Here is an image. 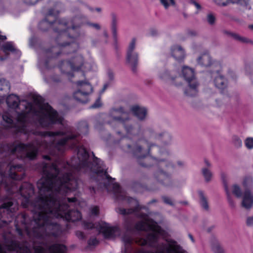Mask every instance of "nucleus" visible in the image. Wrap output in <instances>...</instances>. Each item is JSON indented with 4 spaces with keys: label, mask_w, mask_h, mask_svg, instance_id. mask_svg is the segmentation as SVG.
Segmentation results:
<instances>
[{
    "label": "nucleus",
    "mask_w": 253,
    "mask_h": 253,
    "mask_svg": "<svg viewBox=\"0 0 253 253\" xmlns=\"http://www.w3.org/2000/svg\"><path fill=\"white\" fill-rule=\"evenodd\" d=\"M190 3L193 4L196 7V8L198 10H200L201 9V5L198 3L197 2V1H196L195 0H191L190 1Z\"/></svg>",
    "instance_id": "nucleus-45"
},
{
    "label": "nucleus",
    "mask_w": 253,
    "mask_h": 253,
    "mask_svg": "<svg viewBox=\"0 0 253 253\" xmlns=\"http://www.w3.org/2000/svg\"><path fill=\"white\" fill-rule=\"evenodd\" d=\"M130 111L140 120L145 119L147 115V110L144 107L138 105H134L130 107Z\"/></svg>",
    "instance_id": "nucleus-21"
},
{
    "label": "nucleus",
    "mask_w": 253,
    "mask_h": 253,
    "mask_svg": "<svg viewBox=\"0 0 253 253\" xmlns=\"http://www.w3.org/2000/svg\"><path fill=\"white\" fill-rule=\"evenodd\" d=\"M232 192L237 198H241L242 195V190L240 187L237 184H234L232 186Z\"/></svg>",
    "instance_id": "nucleus-34"
},
{
    "label": "nucleus",
    "mask_w": 253,
    "mask_h": 253,
    "mask_svg": "<svg viewBox=\"0 0 253 253\" xmlns=\"http://www.w3.org/2000/svg\"><path fill=\"white\" fill-rule=\"evenodd\" d=\"M110 116L113 121L122 124L128 135L135 136L138 134L130 124L129 113L124 107L112 109L110 112Z\"/></svg>",
    "instance_id": "nucleus-7"
},
{
    "label": "nucleus",
    "mask_w": 253,
    "mask_h": 253,
    "mask_svg": "<svg viewBox=\"0 0 253 253\" xmlns=\"http://www.w3.org/2000/svg\"><path fill=\"white\" fill-rule=\"evenodd\" d=\"M160 166L162 168L166 167V169H175L177 167L183 168L185 166V163L182 161H178L176 165H174L168 161H160L159 162Z\"/></svg>",
    "instance_id": "nucleus-23"
},
{
    "label": "nucleus",
    "mask_w": 253,
    "mask_h": 253,
    "mask_svg": "<svg viewBox=\"0 0 253 253\" xmlns=\"http://www.w3.org/2000/svg\"><path fill=\"white\" fill-rule=\"evenodd\" d=\"M156 202H157V201L156 200H153L149 202V204L153 203Z\"/></svg>",
    "instance_id": "nucleus-62"
},
{
    "label": "nucleus",
    "mask_w": 253,
    "mask_h": 253,
    "mask_svg": "<svg viewBox=\"0 0 253 253\" xmlns=\"http://www.w3.org/2000/svg\"><path fill=\"white\" fill-rule=\"evenodd\" d=\"M246 223L248 226H253V216H249V217H247Z\"/></svg>",
    "instance_id": "nucleus-44"
},
{
    "label": "nucleus",
    "mask_w": 253,
    "mask_h": 253,
    "mask_svg": "<svg viewBox=\"0 0 253 253\" xmlns=\"http://www.w3.org/2000/svg\"><path fill=\"white\" fill-rule=\"evenodd\" d=\"M18 208V202L10 199L6 200L0 206V220L3 224H0V228L11 222L13 219L14 212Z\"/></svg>",
    "instance_id": "nucleus-9"
},
{
    "label": "nucleus",
    "mask_w": 253,
    "mask_h": 253,
    "mask_svg": "<svg viewBox=\"0 0 253 253\" xmlns=\"http://www.w3.org/2000/svg\"><path fill=\"white\" fill-rule=\"evenodd\" d=\"M85 229L96 228L99 232H102L106 239H114L121 235V231L117 226H111L105 222H99L94 224L92 222H84Z\"/></svg>",
    "instance_id": "nucleus-11"
},
{
    "label": "nucleus",
    "mask_w": 253,
    "mask_h": 253,
    "mask_svg": "<svg viewBox=\"0 0 253 253\" xmlns=\"http://www.w3.org/2000/svg\"><path fill=\"white\" fill-rule=\"evenodd\" d=\"M43 158L48 160L50 159L49 157L48 156H44Z\"/></svg>",
    "instance_id": "nucleus-59"
},
{
    "label": "nucleus",
    "mask_w": 253,
    "mask_h": 253,
    "mask_svg": "<svg viewBox=\"0 0 253 253\" xmlns=\"http://www.w3.org/2000/svg\"><path fill=\"white\" fill-rule=\"evenodd\" d=\"M103 35L106 38H108V34L106 32H104L103 33Z\"/></svg>",
    "instance_id": "nucleus-58"
},
{
    "label": "nucleus",
    "mask_w": 253,
    "mask_h": 253,
    "mask_svg": "<svg viewBox=\"0 0 253 253\" xmlns=\"http://www.w3.org/2000/svg\"><path fill=\"white\" fill-rule=\"evenodd\" d=\"M60 48L64 53H73L68 60L62 61L59 65L61 73L66 75L69 79H71L74 76L72 71H78L84 68L85 64L84 58L82 54L75 53V51H64L62 48Z\"/></svg>",
    "instance_id": "nucleus-6"
},
{
    "label": "nucleus",
    "mask_w": 253,
    "mask_h": 253,
    "mask_svg": "<svg viewBox=\"0 0 253 253\" xmlns=\"http://www.w3.org/2000/svg\"><path fill=\"white\" fill-rule=\"evenodd\" d=\"M150 33L151 35L153 36H156L158 34L157 31L155 29H151Z\"/></svg>",
    "instance_id": "nucleus-50"
},
{
    "label": "nucleus",
    "mask_w": 253,
    "mask_h": 253,
    "mask_svg": "<svg viewBox=\"0 0 253 253\" xmlns=\"http://www.w3.org/2000/svg\"><path fill=\"white\" fill-rule=\"evenodd\" d=\"M189 34L191 36H195L196 35V33L195 32H189Z\"/></svg>",
    "instance_id": "nucleus-55"
},
{
    "label": "nucleus",
    "mask_w": 253,
    "mask_h": 253,
    "mask_svg": "<svg viewBox=\"0 0 253 253\" xmlns=\"http://www.w3.org/2000/svg\"><path fill=\"white\" fill-rule=\"evenodd\" d=\"M211 249L213 253H225V250L219 242L213 241L211 244Z\"/></svg>",
    "instance_id": "nucleus-28"
},
{
    "label": "nucleus",
    "mask_w": 253,
    "mask_h": 253,
    "mask_svg": "<svg viewBox=\"0 0 253 253\" xmlns=\"http://www.w3.org/2000/svg\"><path fill=\"white\" fill-rule=\"evenodd\" d=\"M245 145L247 149H253V138L248 137L245 140Z\"/></svg>",
    "instance_id": "nucleus-38"
},
{
    "label": "nucleus",
    "mask_w": 253,
    "mask_h": 253,
    "mask_svg": "<svg viewBox=\"0 0 253 253\" xmlns=\"http://www.w3.org/2000/svg\"><path fill=\"white\" fill-rule=\"evenodd\" d=\"M108 86H109L108 84H105L103 86L101 92L103 93L106 90V89L108 87Z\"/></svg>",
    "instance_id": "nucleus-52"
},
{
    "label": "nucleus",
    "mask_w": 253,
    "mask_h": 253,
    "mask_svg": "<svg viewBox=\"0 0 253 253\" xmlns=\"http://www.w3.org/2000/svg\"><path fill=\"white\" fill-rule=\"evenodd\" d=\"M78 129L80 133L85 134L88 132V125L86 122L83 121L80 123Z\"/></svg>",
    "instance_id": "nucleus-31"
},
{
    "label": "nucleus",
    "mask_w": 253,
    "mask_h": 253,
    "mask_svg": "<svg viewBox=\"0 0 253 253\" xmlns=\"http://www.w3.org/2000/svg\"><path fill=\"white\" fill-rule=\"evenodd\" d=\"M95 10L98 12H101V8L100 7H97L95 8Z\"/></svg>",
    "instance_id": "nucleus-56"
},
{
    "label": "nucleus",
    "mask_w": 253,
    "mask_h": 253,
    "mask_svg": "<svg viewBox=\"0 0 253 253\" xmlns=\"http://www.w3.org/2000/svg\"><path fill=\"white\" fill-rule=\"evenodd\" d=\"M78 143L76 147L77 157L70 162L60 164H42V176L38 181L39 196L32 201L34 194L33 186L23 183L19 189V201L24 208L29 209L33 213L32 220L25 213L18 214L14 220V225L21 241L12 240L3 249L0 245V253H66L67 248L62 244L48 245L45 240L47 236L58 237L61 235V226L55 218H63L75 222L82 218L78 210H71L76 204V198H66L64 195L71 190L76 189L78 180L75 172L92 171L97 175L100 184H103L107 191H112L117 198L125 200L126 196L119 185L114 182L105 170L101 161L92 153V158L86 149Z\"/></svg>",
    "instance_id": "nucleus-1"
},
{
    "label": "nucleus",
    "mask_w": 253,
    "mask_h": 253,
    "mask_svg": "<svg viewBox=\"0 0 253 253\" xmlns=\"http://www.w3.org/2000/svg\"><path fill=\"white\" fill-rule=\"evenodd\" d=\"M160 141L164 145L171 144L172 136L169 132L159 127L147 128L144 131L143 138L139 139L132 146H127L128 151L135 157L138 164L144 167L151 166L150 163L155 159L147 157L150 148L155 145V141Z\"/></svg>",
    "instance_id": "nucleus-4"
},
{
    "label": "nucleus",
    "mask_w": 253,
    "mask_h": 253,
    "mask_svg": "<svg viewBox=\"0 0 253 253\" xmlns=\"http://www.w3.org/2000/svg\"><path fill=\"white\" fill-rule=\"evenodd\" d=\"M127 200L130 204L131 208L126 209L124 208H119L117 209V211L123 215H126L132 213H134L139 208L138 201L133 198H129Z\"/></svg>",
    "instance_id": "nucleus-16"
},
{
    "label": "nucleus",
    "mask_w": 253,
    "mask_h": 253,
    "mask_svg": "<svg viewBox=\"0 0 253 253\" xmlns=\"http://www.w3.org/2000/svg\"><path fill=\"white\" fill-rule=\"evenodd\" d=\"M181 204L184 205H187L188 204V202L187 201H181L179 202Z\"/></svg>",
    "instance_id": "nucleus-54"
},
{
    "label": "nucleus",
    "mask_w": 253,
    "mask_h": 253,
    "mask_svg": "<svg viewBox=\"0 0 253 253\" xmlns=\"http://www.w3.org/2000/svg\"><path fill=\"white\" fill-rule=\"evenodd\" d=\"M154 176L157 180L164 185L168 186L170 183V174L162 170L157 171L155 173Z\"/></svg>",
    "instance_id": "nucleus-18"
},
{
    "label": "nucleus",
    "mask_w": 253,
    "mask_h": 253,
    "mask_svg": "<svg viewBox=\"0 0 253 253\" xmlns=\"http://www.w3.org/2000/svg\"><path fill=\"white\" fill-rule=\"evenodd\" d=\"M206 20L209 25L211 26L214 25L216 21L215 14L212 12L208 13L206 16Z\"/></svg>",
    "instance_id": "nucleus-33"
},
{
    "label": "nucleus",
    "mask_w": 253,
    "mask_h": 253,
    "mask_svg": "<svg viewBox=\"0 0 253 253\" xmlns=\"http://www.w3.org/2000/svg\"><path fill=\"white\" fill-rule=\"evenodd\" d=\"M62 5L61 3H57L55 5V9H50L49 10L45 18L41 21L39 25L40 30L42 31L47 30L49 28L52 27L53 30L58 35L60 27L55 23L58 22L60 19L56 20V15L59 13L60 9L62 8Z\"/></svg>",
    "instance_id": "nucleus-10"
},
{
    "label": "nucleus",
    "mask_w": 253,
    "mask_h": 253,
    "mask_svg": "<svg viewBox=\"0 0 253 253\" xmlns=\"http://www.w3.org/2000/svg\"><path fill=\"white\" fill-rule=\"evenodd\" d=\"M111 17V29L117 28L118 18L116 14L112 13Z\"/></svg>",
    "instance_id": "nucleus-37"
},
{
    "label": "nucleus",
    "mask_w": 253,
    "mask_h": 253,
    "mask_svg": "<svg viewBox=\"0 0 253 253\" xmlns=\"http://www.w3.org/2000/svg\"><path fill=\"white\" fill-rule=\"evenodd\" d=\"M198 64L204 67H208L213 64L211 56L209 54H203L197 59Z\"/></svg>",
    "instance_id": "nucleus-22"
},
{
    "label": "nucleus",
    "mask_w": 253,
    "mask_h": 253,
    "mask_svg": "<svg viewBox=\"0 0 253 253\" xmlns=\"http://www.w3.org/2000/svg\"><path fill=\"white\" fill-rule=\"evenodd\" d=\"M198 193L199 197L200 205L204 210L208 211L209 209V207L208 199L205 193L202 191H199Z\"/></svg>",
    "instance_id": "nucleus-27"
},
{
    "label": "nucleus",
    "mask_w": 253,
    "mask_h": 253,
    "mask_svg": "<svg viewBox=\"0 0 253 253\" xmlns=\"http://www.w3.org/2000/svg\"><path fill=\"white\" fill-rule=\"evenodd\" d=\"M2 49L4 53L7 51H10L12 53H15L17 57H20L21 55L20 52L16 48L14 43L11 42H8L4 43L2 45Z\"/></svg>",
    "instance_id": "nucleus-24"
},
{
    "label": "nucleus",
    "mask_w": 253,
    "mask_h": 253,
    "mask_svg": "<svg viewBox=\"0 0 253 253\" xmlns=\"http://www.w3.org/2000/svg\"><path fill=\"white\" fill-rule=\"evenodd\" d=\"M10 85L8 82L4 79L0 80V97H4L8 92Z\"/></svg>",
    "instance_id": "nucleus-26"
},
{
    "label": "nucleus",
    "mask_w": 253,
    "mask_h": 253,
    "mask_svg": "<svg viewBox=\"0 0 253 253\" xmlns=\"http://www.w3.org/2000/svg\"><path fill=\"white\" fill-rule=\"evenodd\" d=\"M84 16H76L72 19H60L55 23L60 27L58 35L56 36V42L60 48L64 51L70 52L76 51L79 48V43L77 42L84 34L81 27L84 23L81 21Z\"/></svg>",
    "instance_id": "nucleus-5"
},
{
    "label": "nucleus",
    "mask_w": 253,
    "mask_h": 253,
    "mask_svg": "<svg viewBox=\"0 0 253 253\" xmlns=\"http://www.w3.org/2000/svg\"><path fill=\"white\" fill-rule=\"evenodd\" d=\"M34 102V104L26 101L20 103L19 97L14 94L7 97L6 103L9 108L15 109L19 105L25 110L20 113L15 111V120L9 113H4L2 118L6 126L14 127L18 132L32 133L41 138L28 144H7L3 145L4 151L16 155L20 159L33 160L39 151L56 155L78 143V134L70 126H64L63 117L44 103L42 96L35 95Z\"/></svg>",
    "instance_id": "nucleus-2"
},
{
    "label": "nucleus",
    "mask_w": 253,
    "mask_h": 253,
    "mask_svg": "<svg viewBox=\"0 0 253 253\" xmlns=\"http://www.w3.org/2000/svg\"><path fill=\"white\" fill-rule=\"evenodd\" d=\"M86 24L89 27L93 28L97 30H99L101 29V26L98 23H91L90 22H87Z\"/></svg>",
    "instance_id": "nucleus-41"
},
{
    "label": "nucleus",
    "mask_w": 253,
    "mask_h": 253,
    "mask_svg": "<svg viewBox=\"0 0 253 253\" xmlns=\"http://www.w3.org/2000/svg\"><path fill=\"white\" fill-rule=\"evenodd\" d=\"M170 1V3H169L168 2V0H159L161 4L163 5L166 9H168L169 6L170 5H171L172 6L175 5V1L174 0H169Z\"/></svg>",
    "instance_id": "nucleus-35"
},
{
    "label": "nucleus",
    "mask_w": 253,
    "mask_h": 253,
    "mask_svg": "<svg viewBox=\"0 0 253 253\" xmlns=\"http://www.w3.org/2000/svg\"><path fill=\"white\" fill-rule=\"evenodd\" d=\"M159 76L163 81L176 86L182 84L181 77L175 71L164 70L160 72Z\"/></svg>",
    "instance_id": "nucleus-14"
},
{
    "label": "nucleus",
    "mask_w": 253,
    "mask_h": 253,
    "mask_svg": "<svg viewBox=\"0 0 253 253\" xmlns=\"http://www.w3.org/2000/svg\"><path fill=\"white\" fill-rule=\"evenodd\" d=\"M201 171L205 181L207 182H210L212 177V173L210 169L208 168H203Z\"/></svg>",
    "instance_id": "nucleus-30"
},
{
    "label": "nucleus",
    "mask_w": 253,
    "mask_h": 253,
    "mask_svg": "<svg viewBox=\"0 0 253 253\" xmlns=\"http://www.w3.org/2000/svg\"><path fill=\"white\" fill-rule=\"evenodd\" d=\"M172 56L178 61L183 60L185 56L184 50L179 45H174L171 47Z\"/></svg>",
    "instance_id": "nucleus-20"
},
{
    "label": "nucleus",
    "mask_w": 253,
    "mask_h": 253,
    "mask_svg": "<svg viewBox=\"0 0 253 253\" xmlns=\"http://www.w3.org/2000/svg\"><path fill=\"white\" fill-rule=\"evenodd\" d=\"M52 80L54 82H58L59 81V79L56 78H52Z\"/></svg>",
    "instance_id": "nucleus-61"
},
{
    "label": "nucleus",
    "mask_w": 253,
    "mask_h": 253,
    "mask_svg": "<svg viewBox=\"0 0 253 253\" xmlns=\"http://www.w3.org/2000/svg\"><path fill=\"white\" fill-rule=\"evenodd\" d=\"M162 199L166 204L169 205L171 206H174V203L170 197L166 196H162Z\"/></svg>",
    "instance_id": "nucleus-40"
},
{
    "label": "nucleus",
    "mask_w": 253,
    "mask_h": 253,
    "mask_svg": "<svg viewBox=\"0 0 253 253\" xmlns=\"http://www.w3.org/2000/svg\"><path fill=\"white\" fill-rule=\"evenodd\" d=\"M188 236L189 237V238L190 239L191 241L193 242V243H194L195 242V240L194 239V238L192 236V235L190 234H189L188 235Z\"/></svg>",
    "instance_id": "nucleus-53"
},
{
    "label": "nucleus",
    "mask_w": 253,
    "mask_h": 253,
    "mask_svg": "<svg viewBox=\"0 0 253 253\" xmlns=\"http://www.w3.org/2000/svg\"><path fill=\"white\" fill-rule=\"evenodd\" d=\"M101 106V102L100 99H98L96 102L90 107L91 108H98Z\"/></svg>",
    "instance_id": "nucleus-46"
},
{
    "label": "nucleus",
    "mask_w": 253,
    "mask_h": 253,
    "mask_svg": "<svg viewBox=\"0 0 253 253\" xmlns=\"http://www.w3.org/2000/svg\"><path fill=\"white\" fill-rule=\"evenodd\" d=\"M226 34L232 37L234 39H235L238 41H239L241 42L250 43V42H252V41L249 40V39H248L246 37H242L238 34H237L235 33H230L229 32H226Z\"/></svg>",
    "instance_id": "nucleus-29"
},
{
    "label": "nucleus",
    "mask_w": 253,
    "mask_h": 253,
    "mask_svg": "<svg viewBox=\"0 0 253 253\" xmlns=\"http://www.w3.org/2000/svg\"><path fill=\"white\" fill-rule=\"evenodd\" d=\"M182 15L183 16V17L185 18H187L188 17V15L187 13H185V12H183L182 13Z\"/></svg>",
    "instance_id": "nucleus-57"
},
{
    "label": "nucleus",
    "mask_w": 253,
    "mask_h": 253,
    "mask_svg": "<svg viewBox=\"0 0 253 253\" xmlns=\"http://www.w3.org/2000/svg\"><path fill=\"white\" fill-rule=\"evenodd\" d=\"M243 184L245 190H250L253 186V179L251 177H247L244 179Z\"/></svg>",
    "instance_id": "nucleus-32"
},
{
    "label": "nucleus",
    "mask_w": 253,
    "mask_h": 253,
    "mask_svg": "<svg viewBox=\"0 0 253 253\" xmlns=\"http://www.w3.org/2000/svg\"><path fill=\"white\" fill-rule=\"evenodd\" d=\"M215 3L219 6H225L230 3H232V0H214Z\"/></svg>",
    "instance_id": "nucleus-39"
},
{
    "label": "nucleus",
    "mask_w": 253,
    "mask_h": 253,
    "mask_svg": "<svg viewBox=\"0 0 253 253\" xmlns=\"http://www.w3.org/2000/svg\"><path fill=\"white\" fill-rule=\"evenodd\" d=\"M114 40L115 42L117 39V28L111 29Z\"/></svg>",
    "instance_id": "nucleus-47"
},
{
    "label": "nucleus",
    "mask_w": 253,
    "mask_h": 253,
    "mask_svg": "<svg viewBox=\"0 0 253 253\" xmlns=\"http://www.w3.org/2000/svg\"><path fill=\"white\" fill-rule=\"evenodd\" d=\"M126 228H127V230H130V229H129V228L128 227H127Z\"/></svg>",
    "instance_id": "nucleus-64"
},
{
    "label": "nucleus",
    "mask_w": 253,
    "mask_h": 253,
    "mask_svg": "<svg viewBox=\"0 0 253 253\" xmlns=\"http://www.w3.org/2000/svg\"><path fill=\"white\" fill-rule=\"evenodd\" d=\"M182 77L188 84V86L184 90V93L188 96H195L198 93L199 83L195 76L193 69L184 66L181 69Z\"/></svg>",
    "instance_id": "nucleus-8"
},
{
    "label": "nucleus",
    "mask_w": 253,
    "mask_h": 253,
    "mask_svg": "<svg viewBox=\"0 0 253 253\" xmlns=\"http://www.w3.org/2000/svg\"><path fill=\"white\" fill-rule=\"evenodd\" d=\"M76 234V236L80 239H84V233L81 231H77Z\"/></svg>",
    "instance_id": "nucleus-48"
},
{
    "label": "nucleus",
    "mask_w": 253,
    "mask_h": 253,
    "mask_svg": "<svg viewBox=\"0 0 253 253\" xmlns=\"http://www.w3.org/2000/svg\"><path fill=\"white\" fill-rule=\"evenodd\" d=\"M136 39L133 38L129 44L126 52V61L132 71L136 72L138 64V53L135 50Z\"/></svg>",
    "instance_id": "nucleus-13"
},
{
    "label": "nucleus",
    "mask_w": 253,
    "mask_h": 253,
    "mask_svg": "<svg viewBox=\"0 0 253 253\" xmlns=\"http://www.w3.org/2000/svg\"><path fill=\"white\" fill-rule=\"evenodd\" d=\"M232 143L237 148H240L242 146L241 139L237 136H233L232 137Z\"/></svg>",
    "instance_id": "nucleus-36"
},
{
    "label": "nucleus",
    "mask_w": 253,
    "mask_h": 253,
    "mask_svg": "<svg viewBox=\"0 0 253 253\" xmlns=\"http://www.w3.org/2000/svg\"><path fill=\"white\" fill-rule=\"evenodd\" d=\"M76 84L78 90L74 93V98L80 102L86 103L88 101V95L92 91L91 84L87 81H78Z\"/></svg>",
    "instance_id": "nucleus-12"
},
{
    "label": "nucleus",
    "mask_w": 253,
    "mask_h": 253,
    "mask_svg": "<svg viewBox=\"0 0 253 253\" xmlns=\"http://www.w3.org/2000/svg\"><path fill=\"white\" fill-rule=\"evenodd\" d=\"M98 241L95 238H91L88 241L89 246H95L98 244Z\"/></svg>",
    "instance_id": "nucleus-42"
},
{
    "label": "nucleus",
    "mask_w": 253,
    "mask_h": 253,
    "mask_svg": "<svg viewBox=\"0 0 253 253\" xmlns=\"http://www.w3.org/2000/svg\"><path fill=\"white\" fill-rule=\"evenodd\" d=\"M213 77L214 78V83L216 87L221 90H223L226 87L227 80L219 71L214 73Z\"/></svg>",
    "instance_id": "nucleus-17"
},
{
    "label": "nucleus",
    "mask_w": 253,
    "mask_h": 253,
    "mask_svg": "<svg viewBox=\"0 0 253 253\" xmlns=\"http://www.w3.org/2000/svg\"><path fill=\"white\" fill-rule=\"evenodd\" d=\"M221 177L222 181L224 184V188L226 191L228 202L230 206L232 208H234L235 207L236 205H235V203L233 199L232 198V197L231 196L229 191L228 189L227 185L226 183V175L225 173H221Z\"/></svg>",
    "instance_id": "nucleus-25"
},
{
    "label": "nucleus",
    "mask_w": 253,
    "mask_h": 253,
    "mask_svg": "<svg viewBox=\"0 0 253 253\" xmlns=\"http://www.w3.org/2000/svg\"><path fill=\"white\" fill-rule=\"evenodd\" d=\"M55 47L52 48L46 51H44L40 54V57L39 60V66L42 68L49 69L50 67L48 65V62H50L51 60L49 59V56H51L52 57H55L58 55V53H56L55 55L54 52L56 51Z\"/></svg>",
    "instance_id": "nucleus-15"
},
{
    "label": "nucleus",
    "mask_w": 253,
    "mask_h": 253,
    "mask_svg": "<svg viewBox=\"0 0 253 253\" xmlns=\"http://www.w3.org/2000/svg\"><path fill=\"white\" fill-rule=\"evenodd\" d=\"M249 28L251 29V30H253V24L252 25H250L249 26Z\"/></svg>",
    "instance_id": "nucleus-60"
},
{
    "label": "nucleus",
    "mask_w": 253,
    "mask_h": 253,
    "mask_svg": "<svg viewBox=\"0 0 253 253\" xmlns=\"http://www.w3.org/2000/svg\"><path fill=\"white\" fill-rule=\"evenodd\" d=\"M205 163L206 166V168H208V169H210L211 167V164L207 160H205Z\"/></svg>",
    "instance_id": "nucleus-51"
},
{
    "label": "nucleus",
    "mask_w": 253,
    "mask_h": 253,
    "mask_svg": "<svg viewBox=\"0 0 253 253\" xmlns=\"http://www.w3.org/2000/svg\"><path fill=\"white\" fill-rule=\"evenodd\" d=\"M91 212L92 214L97 215L99 213V208L97 206H94L91 208Z\"/></svg>",
    "instance_id": "nucleus-43"
},
{
    "label": "nucleus",
    "mask_w": 253,
    "mask_h": 253,
    "mask_svg": "<svg viewBox=\"0 0 253 253\" xmlns=\"http://www.w3.org/2000/svg\"><path fill=\"white\" fill-rule=\"evenodd\" d=\"M108 76L110 81H113L114 80V74L113 72L111 71L108 72Z\"/></svg>",
    "instance_id": "nucleus-49"
},
{
    "label": "nucleus",
    "mask_w": 253,
    "mask_h": 253,
    "mask_svg": "<svg viewBox=\"0 0 253 253\" xmlns=\"http://www.w3.org/2000/svg\"><path fill=\"white\" fill-rule=\"evenodd\" d=\"M144 221L137 222L135 228L137 231H145V238H140L134 242L132 238L125 234L122 237L124 250L122 253H188L175 240L167 239L166 242L157 244L163 230L157 223L145 214L140 215Z\"/></svg>",
    "instance_id": "nucleus-3"
},
{
    "label": "nucleus",
    "mask_w": 253,
    "mask_h": 253,
    "mask_svg": "<svg viewBox=\"0 0 253 253\" xmlns=\"http://www.w3.org/2000/svg\"><path fill=\"white\" fill-rule=\"evenodd\" d=\"M253 205V193L250 190H245L243 195L242 206L246 209H250Z\"/></svg>",
    "instance_id": "nucleus-19"
},
{
    "label": "nucleus",
    "mask_w": 253,
    "mask_h": 253,
    "mask_svg": "<svg viewBox=\"0 0 253 253\" xmlns=\"http://www.w3.org/2000/svg\"><path fill=\"white\" fill-rule=\"evenodd\" d=\"M88 9L91 11H93V9L91 7H88Z\"/></svg>",
    "instance_id": "nucleus-63"
}]
</instances>
